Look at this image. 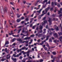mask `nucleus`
I'll list each match as a JSON object with an SVG mask.
<instances>
[{
	"mask_svg": "<svg viewBox=\"0 0 62 62\" xmlns=\"http://www.w3.org/2000/svg\"><path fill=\"white\" fill-rule=\"evenodd\" d=\"M50 9V7H48L46 8L45 9V11H46V12L45 13L46 14L47 13V12H48V10Z\"/></svg>",
	"mask_w": 62,
	"mask_h": 62,
	"instance_id": "7ed1b4c3",
	"label": "nucleus"
},
{
	"mask_svg": "<svg viewBox=\"0 0 62 62\" xmlns=\"http://www.w3.org/2000/svg\"><path fill=\"white\" fill-rule=\"evenodd\" d=\"M24 29H25V28H23V30L22 31V33H24V32H25V31H24Z\"/></svg>",
	"mask_w": 62,
	"mask_h": 62,
	"instance_id": "b1692460",
	"label": "nucleus"
},
{
	"mask_svg": "<svg viewBox=\"0 0 62 62\" xmlns=\"http://www.w3.org/2000/svg\"><path fill=\"white\" fill-rule=\"evenodd\" d=\"M46 36L44 35L43 36V37H44V39H45V38H46Z\"/></svg>",
	"mask_w": 62,
	"mask_h": 62,
	"instance_id": "5fc2aeb1",
	"label": "nucleus"
},
{
	"mask_svg": "<svg viewBox=\"0 0 62 62\" xmlns=\"http://www.w3.org/2000/svg\"><path fill=\"white\" fill-rule=\"evenodd\" d=\"M58 33L59 36L62 35V33L61 32H59Z\"/></svg>",
	"mask_w": 62,
	"mask_h": 62,
	"instance_id": "412c9836",
	"label": "nucleus"
},
{
	"mask_svg": "<svg viewBox=\"0 0 62 62\" xmlns=\"http://www.w3.org/2000/svg\"><path fill=\"white\" fill-rule=\"evenodd\" d=\"M44 48L45 49V51H46V50H47V49H48V48L46 47H45Z\"/></svg>",
	"mask_w": 62,
	"mask_h": 62,
	"instance_id": "f704fd0d",
	"label": "nucleus"
},
{
	"mask_svg": "<svg viewBox=\"0 0 62 62\" xmlns=\"http://www.w3.org/2000/svg\"><path fill=\"white\" fill-rule=\"evenodd\" d=\"M49 20H48V22H49V25H51L52 23V19L51 18H49Z\"/></svg>",
	"mask_w": 62,
	"mask_h": 62,
	"instance_id": "f257e3e1",
	"label": "nucleus"
},
{
	"mask_svg": "<svg viewBox=\"0 0 62 62\" xmlns=\"http://www.w3.org/2000/svg\"><path fill=\"white\" fill-rule=\"evenodd\" d=\"M51 30H52V31H54V29L53 28H51Z\"/></svg>",
	"mask_w": 62,
	"mask_h": 62,
	"instance_id": "864d4df0",
	"label": "nucleus"
},
{
	"mask_svg": "<svg viewBox=\"0 0 62 62\" xmlns=\"http://www.w3.org/2000/svg\"><path fill=\"white\" fill-rule=\"evenodd\" d=\"M10 13L11 14H12V15H13V12L12 11L11 12H10Z\"/></svg>",
	"mask_w": 62,
	"mask_h": 62,
	"instance_id": "a19ab883",
	"label": "nucleus"
},
{
	"mask_svg": "<svg viewBox=\"0 0 62 62\" xmlns=\"http://www.w3.org/2000/svg\"><path fill=\"white\" fill-rule=\"evenodd\" d=\"M8 44H9V42H8V41H6L5 45V46L6 45H8Z\"/></svg>",
	"mask_w": 62,
	"mask_h": 62,
	"instance_id": "6e6552de",
	"label": "nucleus"
},
{
	"mask_svg": "<svg viewBox=\"0 0 62 62\" xmlns=\"http://www.w3.org/2000/svg\"><path fill=\"white\" fill-rule=\"evenodd\" d=\"M28 42H29L28 41H25V42L26 43H28Z\"/></svg>",
	"mask_w": 62,
	"mask_h": 62,
	"instance_id": "c03bdc74",
	"label": "nucleus"
},
{
	"mask_svg": "<svg viewBox=\"0 0 62 62\" xmlns=\"http://www.w3.org/2000/svg\"><path fill=\"white\" fill-rule=\"evenodd\" d=\"M43 44H44V43L43 42V41H42V43H40V45H41L42 46V45H43Z\"/></svg>",
	"mask_w": 62,
	"mask_h": 62,
	"instance_id": "7c9ffc66",
	"label": "nucleus"
},
{
	"mask_svg": "<svg viewBox=\"0 0 62 62\" xmlns=\"http://www.w3.org/2000/svg\"><path fill=\"white\" fill-rule=\"evenodd\" d=\"M10 3V4H11V5H13V4H14L13 2H11Z\"/></svg>",
	"mask_w": 62,
	"mask_h": 62,
	"instance_id": "8fccbe9b",
	"label": "nucleus"
},
{
	"mask_svg": "<svg viewBox=\"0 0 62 62\" xmlns=\"http://www.w3.org/2000/svg\"><path fill=\"white\" fill-rule=\"evenodd\" d=\"M54 36H56V37L57 38L58 37V36H57V33H55L54 34Z\"/></svg>",
	"mask_w": 62,
	"mask_h": 62,
	"instance_id": "cd10ccee",
	"label": "nucleus"
},
{
	"mask_svg": "<svg viewBox=\"0 0 62 62\" xmlns=\"http://www.w3.org/2000/svg\"><path fill=\"white\" fill-rule=\"evenodd\" d=\"M23 4H25V3H26V1L25 0H24L23 1Z\"/></svg>",
	"mask_w": 62,
	"mask_h": 62,
	"instance_id": "79ce46f5",
	"label": "nucleus"
},
{
	"mask_svg": "<svg viewBox=\"0 0 62 62\" xmlns=\"http://www.w3.org/2000/svg\"><path fill=\"white\" fill-rule=\"evenodd\" d=\"M11 33H8V34L9 35H13V34H14V33H13V31H11Z\"/></svg>",
	"mask_w": 62,
	"mask_h": 62,
	"instance_id": "f8f14e48",
	"label": "nucleus"
},
{
	"mask_svg": "<svg viewBox=\"0 0 62 62\" xmlns=\"http://www.w3.org/2000/svg\"><path fill=\"white\" fill-rule=\"evenodd\" d=\"M43 32V31H42V30H41L40 31H39V33H42Z\"/></svg>",
	"mask_w": 62,
	"mask_h": 62,
	"instance_id": "a18cd8bd",
	"label": "nucleus"
},
{
	"mask_svg": "<svg viewBox=\"0 0 62 62\" xmlns=\"http://www.w3.org/2000/svg\"><path fill=\"white\" fill-rule=\"evenodd\" d=\"M21 18H18L17 19L16 21L17 23H19L20 21H21Z\"/></svg>",
	"mask_w": 62,
	"mask_h": 62,
	"instance_id": "1a4fd4ad",
	"label": "nucleus"
},
{
	"mask_svg": "<svg viewBox=\"0 0 62 62\" xmlns=\"http://www.w3.org/2000/svg\"><path fill=\"white\" fill-rule=\"evenodd\" d=\"M25 48H26V47H25V46H24L23 47H22L21 49L22 50H24Z\"/></svg>",
	"mask_w": 62,
	"mask_h": 62,
	"instance_id": "a878e982",
	"label": "nucleus"
},
{
	"mask_svg": "<svg viewBox=\"0 0 62 62\" xmlns=\"http://www.w3.org/2000/svg\"><path fill=\"white\" fill-rule=\"evenodd\" d=\"M59 39H60L61 42H62V40H61L62 39V36L60 37V38H59Z\"/></svg>",
	"mask_w": 62,
	"mask_h": 62,
	"instance_id": "a211bd4d",
	"label": "nucleus"
},
{
	"mask_svg": "<svg viewBox=\"0 0 62 62\" xmlns=\"http://www.w3.org/2000/svg\"><path fill=\"white\" fill-rule=\"evenodd\" d=\"M47 4H51V2H50V0H49L48 2L46 3Z\"/></svg>",
	"mask_w": 62,
	"mask_h": 62,
	"instance_id": "c9c22d12",
	"label": "nucleus"
},
{
	"mask_svg": "<svg viewBox=\"0 0 62 62\" xmlns=\"http://www.w3.org/2000/svg\"><path fill=\"white\" fill-rule=\"evenodd\" d=\"M17 40L18 41H20V43H22L23 41V40H22L21 39H17Z\"/></svg>",
	"mask_w": 62,
	"mask_h": 62,
	"instance_id": "423d86ee",
	"label": "nucleus"
},
{
	"mask_svg": "<svg viewBox=\"0 0 62 62\" xmlns=\"http://www.w3.org/2000/svg\"><path fill=\"white\" fill-rule=\"evenodd\" d=\"M38 58H39V54L38 55Z\"/></svg>",
	"mask_w": 62,
	"mask_h": 62,
	"instance_id": "338daca9",
	"label": "nucleus"
},
{
	"mask_svg": "<svg viewBox=\"0 0 62 62\" xmlns=\"http://www.w3.org/2000/svg\"><path fill=\"white\" fill-rule=\"evenodd\" d=\"M47 54H48L50 55V53L49 52H47Z\"/></svg>",
	"mask_w": 62,
	"mask_h": 62,
	"instance_id": "680f3d73",
	"label": "nucleus"
},
{
	"mask_svg": "<svg viewBox=\"0 0 62 62\" xmlns=\"http://www.w3.org/2000/svg\"><path fill=\"white\" fill-rule=\"evenodd\" d=\"M22 26H20L19 27H18V28H22Z\"/></svg>",
	"mask_w": 62,
	"mask_h": 62,
	"instance_id": "6e6d98bb",
	"label": "nucleus"
},
{
	"mask_svg": "<svg viewBox=\"0 0 62 62\" xmlns=\"http://www.w3.org/2000/svg\"><path fill=\"white\" fill-rule=\"evenodd\" d=\"M22 53H23V54H26V52H24V51H23L21 52Z\"/></svg>",
	"mask_w": 62,
	"mask_h": 62,
	"instance_id": "5701e85b",
	"label": "nucleus"
},
{
	"mask_svg": "<svg viewBox=\"0 0 62 62\" xmlns=\"http://www.w3.org/2000/svg\"><path fill=\"white\" fill-rule=\"evenodd\" d=\"M49 42H52V40L51 39V38H50L49 39Z\"/></svg>",
	"mask_w": 62,
	"mask_h": 62,
	"instance_id": "c756f323",
	"label": "nucleus"
},
{
	"mask_svg": "<svg viewBox=\"0 0 62 62\" xmlns=\"http://www.w3.org/2000/svg\"><path fill=\"white\" fill-rule=\"evenodd\" d=\"M60 27H61V28H62V25H61V24H60Z\"/></svg>",
	"mask_w": 62,
	"mask_h": 62,
	"instance_id": "e2e57ef3",
	"label": "nucleus"
},
{
	"mask_svg": "<svg viewBox=\"0 0 62 62\" xmlns=\"http://www.w3.org/2000/svg\"><path fill=\"white\" fill-rule=\"evenodd\" d=\"M47 1H48V0H45L44 1H43V3L44 4L46 2L47 3Z\"/></svg>",
	"mask_w": 62,
	"mask_h": 62,
	"instance_id": "6ab92c4d",
	"label": "nucleus"
},
{
	"mask_svg": "<svg viewBox=\"0 0 62 62\" xmlns=\"http://www.w3.org/2000/svg\"><path fill=\"white\" fill-rule=\"evenodd\" d=\"M36 26H34L32 27V29H35V27Z\"/></svg>",
	"mask_w": 62,
	"mask_h": 62,
	"instance_id": "13d9d810",
	"label": "nucleus"
},
{
	"mask_svg": "<svg viewBox=\"0 0 62 62\" xmlns=\"http://www.w3.org/2000/svg\"><path fill=\"white\" fill-rule=\"evenodd\" d=\"M10 56H9V57H7L6 58L7 59H10Z\"/></svg>",
	"mask_w": 62,
	"mask_h": 62,
	"instance_id": "4c0bfd02",
	"label": "nucleus"
},
{
	"mask_svg": "<svg viewBox=\"0 0 62 62\" xmlns=\"http://www.w3.org/2000/svg\"><path fill=\"white\" fill-rule=\"evenodd\" d=\"M31 39V37H27L25 38L24 39V40H27L28 39L29 40Z\"/></svg>",
	"mask_w": 62,
	"mask_h": 62,
	"instance_id": "39448f33",
	"label": "nucleus"
},
{
	"mask_svg": "<svg viewBox=\"0 0 62 62\" xmlns=\"http://www.w3.org/2000/svg\"><path fill=\"white\" fill-rule=\"evenodd\" d=\"M12 36L14 37H19V35H13Z\"/></svg>",
	"mask_w": 62,
	"mask_h": 62,
	"instance_id": "f3484780",
	"label": "nucleus"
},
{
	"mask_svg": "<svg viewBox=\"0 0 62 62\" xmlns=\"http://www.w3.org/2000/svg\"><path fill=\"white\" fill-rule=\"evenodd\" d=\"M11 59L13 60V61H17V59L16 58H14L13 57L11 58Z\"/></svg>",
	"mask_w": 62,
	"mask_h": 62,
	"instance_id": "ddd939ff",
	"label": "nucleus"
},
{
	"mask_svg": "<svg viewBox=\"0 0 62 62\" xmlns=\"http://www.w3.org/2000/svg\"><path fill=\"white\" fill-rule=\"evenodd\" d=\"M6 60V59H2L1 60V61H4V60Z\"/></svg>",
	"mask_w": 62,
	"mask_h": 62,
	"instance_id": "37998d69",
	"label": "nucleus"
},
{
	"mask_svg": "<svg viewBox=\"0 0 62 62\" xmlns=\"http://www.w3.org/2000/svg\"><path fill=\"white\" fill-rule=\"evenodd\" d=\"M54 2H52L51 3V6L52 7H54L55 6L54 5Z\"/></svg>",
	"mask_w": 62,
	"mask_h": 62,
	"instance_id": "9b49d317",
	"label": "nucleus"
},
{
	"mask_svg": "<svg viewBox=\"0 0 62 62\" xmlns=\"http://www.w3.org/2000/svg\"><path fill=\"white\" fill-rule=\"evenodd\" d=\"M19 54H17L16 55V57H19Z\"/></svg>",
	"mask_w": 62,
	"mask_h": 62,
	"instance_id": "0e129e2a",
	"label": "nucleus"
},
{
	"mask_svg": "<svg viewBox=\"0 0 62 62\" xmlns=\"http://www.w3.org/2000/svg\"><path fill=\"white\" fill-rule=\"evenodd\" d=\"M53 10V8H51L50 9V11H52Z\"/></svg>",
	"mask_w": 62,
	"mask_h": 62,
	"instance_id": "ea45409f",
	"label": "nucleus"
},
{
	"mask_svg": "<svg viewBox=\"0 0 62 62\" xmlns=\"http://www.w3.org/2000/svg\"><path fill=\"white\" fill-rule=\"evenodd\" d=\"M22 30V29H19L18 30V33H19L20 32V31Z\"/></svg>",
	"mask_w": 62,
	"mask_h": 62,
	"instance_id": "bb28decb",
	"label": "nucleus"
},
{
	"mask_svg": "<svg viewBox=\"0 0 62 62\" xmlns=\"http://www.w3.org/2000/svg\"><path fill=\"white\" fill-rule=\"evenodd\" d=\"M26 21H28V20H29V19L28 18H26Z\"/></svg>",
	"mask_w": 62,
	"mask_h": 62,
	"instance_id": "58836bf2",
	"label": "nucleus"
},
{
	"mask_svg": "<svg viewBox=\"0 0 62 62\" xmlns=\"http://www.w3.org/2000/svg\"><path fill=\"white\" fill-rule=\"evenodd\" d=\"M28 4L29 5H31V3H28Z\"/></svg>",
	"mask_w": 62,
	"mask_h": 62,
	"instance_id": "69168bd1",
	"label": "nucleus"
},
{
	"mask_svg": "<svg viewBox=\"0 0 62 62\" xmlns=\"http://www.w3.org/2000/svg\"><path fill=\"white\" fill-rule=\"evenodd\" d=\"M54 42H55V43H57V40H54Z\"/></svg>",
	"mask_w": 62,
	"mask_h": 62,
	"instance_id": "c85d7f7f",
	"label": "nucleus"
},
{
	"mask_svg": "<svg viewBox=\"0 0 62 62\" xmlns=\"http://www.w3.org/2000/svg\"><path fill=\"white\" fill-rule=\"evenodd\" d=\"M57 62H60V61H59V59L57 61Z\"/></svg>",
	"mask_w": 62,
	"mask_h": 62,
	"instance_id": "774afa93",
	"label": "nucleus"
},
{
	"mask_svg": "<svg viewBox=\"0 0 62 62\" xmlns=\"http://www.w3.org/2000/svg\"><path fill=\"white\" fill-rule=\"evenodd\" d=\"M55 16L54 15H52V17H55Z\"/></svg>",
	"mask_w": 62,
	"mask_h": 62,
	"instance_id": "603ef678",
	"label": "nucleus"
},
{
	"mask_svg": "<svg viewBox=\"0 0 62 62\" xmlns=\"http://www.w3.org/2000/svg\"><path fill=\"white\" fill-rule=\"evenodd\" d=\"M27 56H29V53H27Z\"/></svg>",
	"mask_w": 62,
	"mask_h": 62,
	"instance_id": "de8ad7c7",
	"label": "nucleus"
},
{
	"mask_svg": "<svg viewBox=\"0 0 62 62\" xmlns=\"http://www.w3.org/2000/svg\"><path fill=\"white\" fill-rule=\"evenodd\" d=\"M54 27L55 28V29L56 30H57V31H58V30H59V29H58V27L56 25H54Z\"/></svg>",
	"mask_w": 62,
	"mask_h": 62,
	"instance_id": "20e7f679",
	"label": "nucleus"
},
{
	"mask_svg": "<svg viewBox=\"0 0 62 62\" xmlns=\"http://www.w3.org/2000/svg\"><path fill=\"white\" fill-rule=\"evenodd\" d=\"M16 15L17 16V18H20V15H19V14H16Z\"/></svg>",
	"mask_w": 62,
	"mask_h": 62,
	"instance_id": "4be33fe9",
	"label": "nucleus"
},
{
	"mask_svg": "<svg viewBox=\"0 0 62 62\" xmlns=\"http://www.w3.org/2000/svg\"><path fill=\"white\" fill-rule=\"evenodd\" d=\"M41 35H42V34H39L38 33H37L36 34V36H38V38H40Z\"/></svg>",
	"mask_w": 62,
	"mask_h": 62,
	"instance_id": "0eeeda50",
	"label": "nucleus"
},
{
	"mask_svg": "<svg viewBox=\"0 0 62 62\" xmlns=\"http://www.w3.org/2000/svg\"><path fill=\"white\" fill-rule=\"evenodd\" d=\"M46 19V17L45 16L43 18V20H45V19Z\"/></svg>",
	"mask_w": 62,
	"mask_h": 62,
	"instance_id": "72a5a7b5",
	"label": "nucleus"
},
{
	"mask_svg": "<svg viewBox=\"0 0 62 62\" xmlns=\"http://www.w3.org/2000/svg\"><path fill=\"white\" fill-rule=\"evenodd\" d=\"M21 20H23L24 19V17L23 16H22L21 17Z\"/></svg>",
	"mask_w": 62,
	"mask_h": 62,
	"instance_id": "473e14b6",
	"label": "nucleus"
},
{
	"mask_svg": "<svg viewBox=\"0 0 62 62\" xmlns=\"http://www.w3.org/2000/svg\"><path fill=\"white\" fill-rule=\"evenodd\" d=\"M52 54H54V55H56V52H52Z\"/></svg>",
	"mask_w": 62,
	"mask_h": 62,
	"instance_id": "dca6fc26",
	"label": "nucleus"
},
{
	"mask_svg": "<svg viewBox=\"0 0 62 62\" xmlns=\"http://www.w3.org/2000/svg\"><path fill=\"white\" fill-rule=\"evenodd\" d=\"M16 54H13V56H14V57H16Z\"/></svg>",
	"mask_w": 62,
	"mask_h": 62,
	"instance_id": "e433bc0d",
	"label": "nucleus"
},
{
	"mask_svg": "<svg viewBox=\"0 0 62 62\" xmlns=\"http://www.w3.org/2000/svg\"><path fill=\"white\" fill-rule=\"evenodd\" d=\"M62 13V12H61V11H58V14H60V13Z\"/></svg>",
	"mask_w": 62,
	"mask_h": 62,
	"instance_id": "393cba45",
	"label": "nucleus"
},
{
	"mask_svg": "<svg viewBox=\"0 0 62 62\" xmlns=\"http://www.w3.org/2000/svg\"><path fill=\"white\" fill-rule=\"evenodd\" d=\"M46 46L48 47V49H51V48H50V46H49V44L48 43H47V44L46 45Z\"/></svg>",
	"mask_w": 62,
	"mask_h": 62,
	"instance_id": "9d476101",
	"label": "nucleus"
},
{
	"mask_svg": "<svg viewBox=\"0 0 62 62\" xmlns=\"http://www.w3.org/2000/svg\"><path fill=\"white\" fill-rule=\"evenodd\" d=\"M23 62H25V60H22Z\"/></svg>",
	"mask_w": 62,
	"mask_h": 62,
	"instance_id": "4d7b16f0",
	"label": "nucleus"
},
{
	"mask_svg": "<svg viewBox=\"0 0 62 62\" xmlns=\"http://www.w3.org/2000/svg\"><path fill=\"white\" fill-rule=\"evenodd\" d=\"M49 35L46 36V39L44 41H43V42L44 43V42H45L46 41L48 40L49 39Z\"/></svg>",
	"mask_w": 62,
	"mask_h": 62,
	"instance_id": "f03ea898",
	"label": "nucleus"
},
{
	"mask_svg": "<svg viewBox=\"0 0 62 62\" xmlns=\"http://www.w3.org/2000/svg\"><path fill=\"white\" fill-rule=\"evenodd\" d=\"M43 61V60H42V59L40 60L39 62H42V61Z\"/></svg>",
	"mask_w": 62,
	"mask_h": 62,
	"instance_id": "09e8293b",
	"label": "nucleus"
},
{
	"mask_svg": "<svg viewBox=\"0 0 62 62\" xmlns=\"http://www.w3.org/2000/svg\"><path fill=\"white\" fill-rule=\"evenodd\" d=\"M57 7H59V8H60V7H61V6H60V4H59V3H57Z\"/></svg>",
	"mask_w": 62,
	"mask_h": 62,
	"instance_id": "aec40b11",
	"label": "nucleus"
},
{
	"mask_svg": "<svg viewBox=\"0 0 62 62\" xmlns=\"http://www.w3.org/2000/svg\"><path fill=\"white\" fill-rule=\"evenodd\" d=\"M43 28V27L41 25L40 26H39V29L40 30H42V28Z\"/></svg>",
	"mask_w": 62,
	"mask_h": 62,
	"instance_id": "4468645a",
	"label": "nucleus"
},
{
	"mask_svg": "<svg viewBox=\"0 0 62 62\" xmlns=\"http://www.w3.org/2000/svg\"><path fill=\"white\" fill-rule=\"evenodd\" d=\"M34 36H35V35H31V37H34Z\"/></svg>",
	"mask_w": 62,
	"mask_h": 62,
	"instance_id": "49530a36",
	"label": "nucleus"
},
{
	"mask_svg": "<svg viewBox=\"0 0 62 62\" xmlns=\"http://www.w3.org/2000/svg\"><path fill=\"white\" fill-rule=\"evenodd\" d=\"M53 21H55L56 20V18H53Z\"/></svg>",
	"mask_w": 62,
	"mask_h": 62,
	"instance_id": "052dcab7",
	"label": "nucleus"
},
{
	"mask_svg": "<svg viewBox=\"0 0 62 62\" xmlns=\"http://www.w3.org/2000/svg\"><path fill=\"white\" fill-rule=\"evenodd\" d=\"M54 4L55 6H56V5H57V3L56 2H54Z\"/></svg>",
	"mask_w": 62,
	"mask_h": 62,
	"instance_id": "3c124183",
	"label": "nucleus"
},
{
	"mask_svg": "<svg viewBox=\"0 0 62 62\" xmlns=\"http://www.w3.org/2000/svg\"><path fill=\"white\" fill-rule=\"evenodd\" d=\"M46 14L45 13L44 14H42L41 15H40V16L41 17H42V16H43L44 14Z\"/></svg>",
	"mask_w": 62,
	"mask_h": 62,
	"instance_id": "2f4dec72",
	"label": "nucleus"
},
{
	"mask_svg": "<svg viewBox=\"0 0 62 62\" xmlns=\"http://www.w3.org/2000/svg\"><path fill=\"white\" fill-rule=\"evenodd\" d=\"M16 39L15 38H14L11 41L12 42H14L15 40H16Z\"/></svg>",
	"mask_w": 62,
	"mask_h": 62,
	"instance_id": "2eb2a0df",
	"label": "nucleus"
},
{
	"mask_svg": "<svg viewBox=\"0 0 62 62\" xmlns=\"http://www.w3.org/2000/svg\"><path fill=\"white\" fill-rule=\"evenodd\" d=\"M47 15H48V16H49V15H50V12H48L47 13Z\"/></svg>",
	"mask_w": 62,
	"mask_h": 62,
	"instance_id": "bf43d9fd",
	"label": "nucleus"
}]
</instances>
